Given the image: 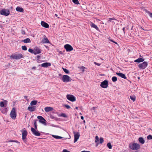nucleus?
Masks as SVG:
<instances>
[{"label":"nucleus","mask_w":152,"mask_h":152,"mask_svg":"<svg viewBox=\"0 0 152 152\" xmlns=\"http://www.w3.org/2000/svg\"><path fill=\"white\" fill-rule=\"evenodd\" d=\"M81 152H90L89 151H81Z\"/></svg>","instance_id":"54"},{"label":"nucleus","mask_w":152,"mask_h":152,"mask_svg":"<svg viewBox=\"0 0 152 152\" xmlns=\"http://www.w3.org/2000/svg\"><path fill=\"white\" fill-rule=\"evenodd\" d=\"M52 136L56 139H58L59 136L58 135H52Z\"/></svg>","instance_id":"43"},{"label":"nucleus","mask_w":152,"mask_h":152,"mask_svg":"<svg viewBox=\"0 0 152 152\" xmlns=\"http://www.w3.org/2000/svg\"><path fill=\"white\" fill-rule=\"evenodd\" d=\"M62 138H63V137H61V136H59L58 139H62Z\"/></svg>","instance_id":"59"},{"label":"nucleus","mask_w":152,"mask_h":152,"mask_svg":"<svg viewBox=\"0 0 152 152\" xmlns=\"http://www.w3.org/2000/svg\"><path fill=\"white\" fill-rule=\"evenodd\" d=\"M138 141L141 144H143L145 142V141L143 138L142 137H140L138 138Z\"/></svg>","instance_id":"23"},{"label":"nucleus","mask_w":152,"mask_h":152,"mask_svg":"<svg viewBox=\"0 0 152 152\" xmlns=\"http://www.w3.org/2000/svg\"><path fill=\"white\" fill-rule=\"evenodd\" d=\"M72 1L75 4L78 5L80 4L78 0H72Z\"/></svg>","instance_id":"30"},{"label":"nucleus","mask_w":152,"mask_h":152,"mask_svg":"<svg viewBox=\"0 0 152 152\" xmlns=\"http://www.w3.org/2000/svg\"><path fill=\"white\" fill-rule=\"evenodd\" d=\"M65 106L67 109H69L70 108V107L69 105H65Z\"/></svg>","instance_id":"44"},{"label":"nucleus","mask_w":152,"mask_h":152,"mask_svg":"<svg viewBox=\"0 0 152 152\" xmlns=\"http://www.w3.org/2000/svg\"><path fill=\"white\" fill-rule=\"evenodd\" d=\"M10 11L8 10L7 9H2L0 13L1 15L5 16H8L10 15Z\"/></svg>","instance_id":"6"},{"label":"nucleus","mask_w":152,"mask_h":152,"mask_svg":"<svg viewBox=\"0 0 152 152\" xmlns=\"http://www.w3.org/2000/svg\"><path fill=\"white\" fill-rule=\"evenodd\" d=\"M37 102V100H33L30 103V105L31 106L35 105L36 104Z\"/></svg>","instance_id":"26"},{"label":"nucleus","mask_w":152,"mask_h":152,"mask_svg":"<svg viewBox=\"0 0 152 152\" xmlns=\"http://www.w3.org/2000/svg\"><path fill=\"white\" fill-rule=\"evenodd\" d=\"M130 99L132 100L133 102L135 100V97L134 96H130Z\"/></svg>","instance_id":"34"},{"label":"nucleus","mask_w":152,"mask_h":152,"mask_svg":"<svg viewBox=\"0 0 152 152\" xmlns=\"http://www.w3.org/2000/svg\"><path fill=\"white\" fill-rule=\"evenodd\" d=\"M34 55H36L41 53V50L38 47H35L34 48Z\"/></svg>","instance_id":"14"},{"label":"nucleus","mask_w":152,"mask_h":152,"mask_svg":"<svg viewBox=\"0 0 152 152\" xmlns=\"http://www.w3.org/2000/svg\"><path fill=\"white\" fill-rule=\"evenodd\" d=\"M148 65L147 62L144 61L142 63L140 64L138 66L140 69H144L147 67Z\"/></svg>","instance_id":"5"},{"label":"nucleus","mask_w":152,"mask_h":152,"mask_svg":"<svg viewBox=\"0 0 152 152\" xmlns=\"http://www.w3.org/2000/svg\"><path fill=\"white\" fill-rule=\"evenodd\" d=\"M40 56L39 55H37V59H39L40 58Z\"/></svg>","instance_id":"50"},{"label":"nucleus","mask_w":152,"mask_h":152,"mask_svg":"<svg viewBox=\"0 0 152 152\" xmlns=\"http://www.w3.org/2000/svg\"><path fill=\"white\" fill-rule=\"evenodd\" d=\"M147 12L149 14V16L150 17L152 18V13L150 12L149 11H148Z\"/></svg>","instance_id":"41"},{"label":"nucleus","mask_w":152,"mask_h":152,"mask_svg":"<svg viewBox=\"0 0 152 152\" xmlns=\"http://www.w3.org/2000/svg\"><path fill=\"white\" fill-rule=\"evenodd\" d=\"M41 24L42 26L45 28H48L49 27L48 24L44 21H42Z\"/></svg>","instance_id":"16"},{"label":"nucleus","mask_w":152,"mask_h":152,"mask_svg":"<svg viewBox=\"0 0 152 152\" xmlns=\"http://www.w3.org/2000/svg\"><path fill=\"white\" fill-rule=\"evenodd\" d=\"M45 48L48 49H49V47L45 45Z\"/></svg>","instance_id":"55"},{"label":"nucleus","mask_w":152,"mask_h":152,"mask_svg":"<svg viewBox=\"0 0 152 152\" xmlns=\"http://www.w3.org/2000/svg\"><path fill=\"white\" fill-rule=\"evenodd\" d=\"M129 148L133 150H136L139 149L140 148V146L139 144L135 143H131L129 144Z\"/></svg>","instance_id":"2"},{"label":"nucleus","mask_w":152,"mask_h":152,"mask_svg":"<svg viewBox=\"0 0 152 152\" xmlns=\"http://www.w3.org/2000/svg\"><path fill=\"white\" fill-rule=\"evenodd\" d=\"M116 74L117 75L123 78L126 79V77L125 75L124 74L117 72L116 73Z\"/></svg>","instance_id":"17"},{"label":"nucleus","mask_w":152,"mask_h":152,"mask_svg":"<svg viewBox=\"0 0 152 152\" xmlns=\"http://www.w3.org/2000/svg\"><path fill=\"white\" fill-rule=\"evenodd\" d=\"M66 98L68 100L72 102H74L76 100L75 97L72 95H67L66 96Z\"/></svg>","instance_id":"10"},{"label":"nucleus","mask_w":152,"mask_h":152,"mask_svg":"<svg viewBox=\"0 0 152 152\" xmlns=\"http://www.w3.org/2000/svg\"><path fill=\"white\" fill-rule=\"evenodd\" d=\"M112 80L113 82H115L117 80V77H116L113 76L112 77Z\"/></svg>","instance_id":"32"},{"label":"nucleus","mask_w":152,"mask_h":152,"mask_svg":"<svg viewBox=\"0 0 152 152\" xmlns=\"http://www.w3.org/2000/svg\"><path fill=\"white\" fill-rule=\"evenodd\" d=\"M24 97L25 98H27V96H24Z\"/></svg>","instance_id":"63"},{"label":"nucleus","mask_w":152,"mask_h":152,"mask_svg":"<svg viewBox=\"0 0 152 152\" xmlns=\"http://www.w3.org/2000/svg\"><path fill=\"white\" fill-rule=\"evenodd\" d=\"M23 55L22 54H14L11 55L10 58L15 59L18 60L23 58Z\"/></svg>","instance_id":"3"},{"label":"nucleus","mask_w":152,"mask_h":152,"mask_svg":"<svg viewBox=\"0 0 152 152\" xmlns=\"http://www.w3.org/2000/svg\"><path fill=\"white\" fill-rule=\"evenodd\" d=\"M21 131L22 133V139L24 140L26 138L28 134L25 128H24Z\"/></svg>","instance_id":"9"},{"label":"nucleus","mask_w":152,"mask_h":152,"mask_svg":"<svg viewBox=\"0 0 152 152\" xmlns=\"http://www.w3.org/2000/svg\"><path fill=\"white\" fill-rule=\"evenodd\" d=\"M115 18H110L109 19V21L110 22H111V20H115Z\"/></svg>","instance_id":"47"},{"label":"nucleus","mask_w":152,"mask_h":152,"mask_svg":"<svg viewBox=\"0 0 152 152\" xmlns=\"http://www.w3.org/2000/svg\"><path fill=\"white\" fill-rule=\"evenodd\" d=\"M123 30V31H124V33H125V31H124V30H125V27H124L122 29Z\"/></svg>","instance_id":"56"},{"label":"nucleus","mask_w":152,"mask_h":152,"mask_svg":"<svg viewBox=\"0 0 152 152\" xmlns=\"http://www.w3.org/2000/svg\"><path fill=\"white\" fill-rule=\"evenodd\" d=\"M140 28L141 29H142V30H143L144 31H147V30L146 29H145L143 28L141 26H140Z\"/></svg>","instance_id":"51"},{"label":"nucleus","mask_w":152,"mask_h":152,"mask_svg":"<svg viewBox=\"0 0 152 152\" xmlns=\"http://www.w3.org/2000/svg\"><path fill=\"white\" fill-rule=\"evenodd\" d=\"M75 109H76V110H78V107H75Z\"/></svg>","instance_id":"61"},{"label":"nucleus","mask_w":152,"mask_h":152,"mask_svg":"<svg viewBox=\"0 0 152 152\" xmlns=\"http://www.w3.org/2000/svg\"><path fill=\"white\" fill-rule=\"evenodd\" d=\"M45 111L47 113L52 110L53 108L52 107H45L44 108Z\"/></svg>","instance_id":"18"},{"label":"nucleus","mask_w":152,"mask_h":152,"mask_svg":"<svg viewBox=\"0 0 152 152\" xmlns=\"http://www.w3.org/2000/svg\"><path fill=\"white\" fill-rule=\"evenodd\" d=\"M23 42L25 43H28L30 42L31 41L29 38H27L23 40Z\"/></svg>","instance_id":"29"},{"label":"nucleus","mask_w":152,"mask_h":152,"mask_svg":"<svg viewBox=\"0 0 152 152\" xmlns=\"http://www.w3.org/2000/svg\"><path fill=\"white\" fill-rule=\"evenodd\" d=\"M147 138L148 140H152V136L149 135L147 136Z\"/></svg>","instance_id":"39"},{"label":"nucleus","mask_w":152,"mask_h":152,"mask_svg":"<svg viewBox=\"0 0 152 152\" xmlns=\"http://www.w3.org/2000/svg\"><path fill=\"white\" fill-rule=\"evenodd\" d=\"M55 15L56 17H57L58 15L57 14H55Z\"/></svg>","instance_id":"64"},{"label":"nucleus","mask_w":152,"mask_h":152,"mask_svg":"<svg viewBox=\"0 0 152 152\" xmlns=\"http://www.w3.org/2000/svg\"><path fill=\"white\" fill-rule=\"evenodd\" d=\"M23 142H25V143H26V140L25 139H24V140H23Z\"/></svg>","instance_id":"58"},{"label":"nucleus","mask_w":152,"mask_h":152,"mask_svg":"<svg viewBox=\"0 0 152 152\" xmlns=\"http://www.w3.org/2000/svg\"><path fill=\"white\" fill-rule=\"evenodd\" d=\"M58 116L59 117H62L64 118L67 117V116L66 115V114L64 113H62L61 114H59L58 115Z\"/></svg>","instance_id":"28"},{"label":"nucleus","mask_w":152,"mask_h":152,"mask_svg":"<svg viewBox=\"0 0 152 152\" xmlns=\"http://www.w3.org/2000/svg\"><path fill=\"white\" fill-rule=\"evenodd\" d=\"M79 68L81 70H82L83 72H84L85 71L84 69L86 68L85 67L83 66H81L79 67Z\"/></svg>","instance_id":"31"},{"label":"nucleus","mask_w":152,"mask_h":152,"mask_svg":"<svg viewBox=\"0 0 152 152\" xmlns=\"http://www.w3.org/2000/svg\"><path fill=\"white\" fill-rule=\"evenodd\" d=\"M51 65L50 63L49 62H45L42 64L41 66L43 67L47 68L48 66H50Z\"/></svg>","instance_id":"15"},{"label":"nucleus","mask_w":152,"mask_h":152,"mask_svg":"<svg viewBox=\"0 0 152 152\" xmlns=\"http://www.w3.org/2000/svg\"><path fill=\"white\" fill-rule=\"evenodd\" d=\"M11 142H16L18 143H20V142L16 140H11Z\"/></svg>","instance_id":"46"},{"label":"nucleus","mask_w":152,"mask_h":152,"mask_svg":"<svg viewBox=\"0 0 152 152\" xmlns=\"http://www.w3.org/2000/svg\"><path fill=\"white\" fill-rule=\"evenodd\" d=\"M108 85V81L107 80H105L101 82L100 86L102 88H105L107 87Z\"/></svg>","instance_id":"8"},{"label":"nucleus","mask_w":152,"mask_h":152,"mask_svg":"<svg viewBox=\"0 0 152 152\" xmlns=\"http://www.w3.org/2000/svg\"><path fill=\"white\" fill-rule=\"evenodd\" d=\"M16 10L18 12H23L24 11L23 9L19 7H17L16 8Z\"/></svg>","instance_id":"22"},{"label":"nucleus","mask_w":152,"mask_h":152,"mask_svg":"<svg viewBox=\"0 0 152 152\" xmlns=\"http://www.w3.org/2000/svg\"><path fill=\"white\" fill-rule=\"evenodd\" d=\"M42 42L44 43H49L50 42L48 39L45 36V37L42 40Z\"/></svg>","instance_id":"21"},{"label":"nucleus","mask_w":152,"mask_h":152,"mask_svg":"<svg viewBox=\"0 0 152 152\" xmlns=\"http://www.w3.org/2000/svg\"><path fill=\"white\" fill-rule=\"evenodd\" d=\"M28 51L30 52L31 53H34V50H32V49H31V48H29L28 50Z\"/></svg>","instance_id":"38"},{"label":"nucleus","mask_w":152,"mask_h":152,"mask_svg":"<svg viewBox=\"0 0 152 152\" xmlns=\"http://www.w3.org/2000/svg\"><path fill=\"white\" fill-rule=\"evenodd\" d=\"M37 120H35L34 121V127L35 128H31V131L32 134L35 136H39L41 134L39 132L37 131Z\"/></svg>","instance_id":"1"},{"label":"nucleus","mask_w":152,"mask_h":152,"mask_svg":"<svg viewBox=\"0 0 152 152\" xmlns=\"http://www.w3.org/2000/svg\"><path fill=\"white\" fill-rule=\"evenodd\" d=\"M32 69L35 70L36 69V67L35 66L33 67L32 68Z\"/></svg>","instance_id":"53"},{"label":"nucleus","mask_w":152,"mask_h":152,"mask_svg":"<svg viewBox=\"0 0 152 152\" xmlns=\"http://www.w3.org/2000/svg\"><path fill=\"white\" fill-rule=\"evenodd\" d=\"M64 71L66 74H68L69 73V71L68 70L66 69L63 68Z\"/></svg>","instance_id":"35"},{"label":"nucleus","mask_w":152,"mask_h":152,"mask_svg":"<svg viewBox=\"0 0 152 152\" xmlns=\"http://www.w3.org/2000/svg\"><path fill=\"white\" fill-rule=\"evenodd\" d=\"M50 118L52 119H54L56 120L57 118L55 116H53L52 115H50Z\"/></svg>","instance_id":"42"},{"label":"nucleus","mask_w":152,"mask_h":152,"mask_svg":"<svg viewBox=\"0 0 152 152\" xmlns=\"http://www.w3.org/2000/svg\"><path fill=\"white\" fill-rule=\"evenodd\" d=\"M7 101L6 100H4V102H0V106L3 107L4 106V103H6Z\"/></svg>","instance_id":"25"},{"label":"nucleus","mask_w":152,"mask_h":152,"mask_svg":"<svg viewBox=\"0 0 152 152\" xmlns=\"http://www.w3.org/2000/svg\"><path fill=\"white\" fill-rule=\"evenodd\" d=\"M144 61V59L141 58H139L136 60L134 61L135 62L140 63L143 62Z\"/></svg>","instance_id":"20"},{"label":"nucleus","mask_w":152,"mask_h":152,"mask_svg":"<svg viewBox=\"0 0 152 152\" xmlns=\"http://www.w3.org/2000/svg\"><path fill=\"white\" fill-rule=\"evenodd\" d=\"M90 25L92 27L95 28L96 30H99V28L97 26L93 23H91Z\"/></svg>","instance_id":"24"},{"label":"nucleus","mask_w":152,"mask_h":152,"mask_svg":"<svg viewBox=\"0 0 152 152\" xmlns=\"http://www.w3.org/2000/svg\"><path fill=\"white\" fill-rule=\"evenodd\" d=\"M94 64L96 65H97V66H99L100 65V64L99 63H97L96 62H94Z\"/></svg>","instance_id":"48"},{"label":"nucleus","mask_w":152,"mask_h":152,"mask_svg":"<svg viewBox=\"0 0 152 152\" xmlns=\"http://www.w3.org/2000/svg\"><path fill=\"white\" fill-rule=\"evenodd\" d=\"M61 76H62V75L61 74H59V77H61Z\"/></svg>","instance_id":"60"},{"label":"nucleus","mask_w":152,"mask_h":152,"mask_svg":"<svg viewBox=\"0 0 152 152\" xmlns=\"http://www.w3.org/2000/svg\"><path fill=\"white\" fill-rule=\"evenodd\" d=\"M64 48L67 52H69L73 50L72 47L69 44H66L64 46Z\"/></svg>","instance_id":"11"},{"label":"nucleus","mask_w":152,"mask_h":152,"mask_svg":"<svg viewBox=\"0 0 152 152\" xmlns=\"http://www.w3.org/2000/svg\"><path fill=\"white\" fill-rule=\"evenodd\" d=\"M62 152H70L69 151H67V150L64 149L63 151Z\"/></svg>","instance_id":"49"},{"label":"nucleus","mask_w":152,"mask_h":152,"mask_svg":"<svg viewBox=\"0 0 152 152\" xmlns=\"http://www.w3.org/2000/svg\"><path fill=\"white\" fill-rule=\"evenodd\" d=\"M37 118L39 120V122H40L44 124L45 125H46V124L45 122L46 120L43 117L41 116H38L37 117Z\"/></svg>","instance_id":"12"},{"label":"nucleus","mask_w":152,"mask_h":152,"mask_svg":"<svg viewBox=\"0 0 152 152\" xmlns=\"http://www.w3.org/2000/svg\"><path fill=\"white\" fill-rule=\"evenodd\" d=\"M62 80L64 82H68L71 81V78L68 75H64L63 76Z\"/></svg>","instance_id":"7"},{"label":"nucleus","mask_w":152,"mask_h":152,"mask_svg":"<svg viewBox=\"0 0 152 152\" xmlns=\"http://www.w3.org/2000/svg\"><path fill=\"white\" fill-rule=\"evenodd\" d=\"M104 142V139L102 137H100L99 138V142L101 144Z\"/></svg>","instance_id":"37"},{"label":"nucleus","mask_w":152,"mask_h":152,"mask_svg":"<svg viewBox=\"0 0 152 152\" xmlns=\"http://www.w3.org/2000/svg\"><path fill=\"white\" fill-rule=\"evenodd\" d=\"M53 126L55 127H57L58 126Z\"/></svg>","instance_id":"62"},{"label":"nucleus","mask_w":152,"mask_h":152,"mask_svg":"<svg viewBox=\"0 0 152 152\" xmlns=\"http://www.w3.org/2000/svg\"><path fill=\"white\" fill-rule=\"evenodd\" d=\"M80 118H81V119L82 120H83L84 119V117L83 116H81Z\"/></svg>","instance_id":"57"},{"label":"nucleus","mask_w":152,"mask_h":152,"mask_svg":"<svg viewBox=\"0 0 152 152\" xmlns=\"http://www.w3.org/2000/svg\"><path fill=\"white\" fill-rule=\"evenodd\" d=\"M99 137H98V136H97L95 137V142L96 143H97V142H98L99 141Z\"/></svg>","instance_id":"40"},{"label":"nucleus","mask_w":152,"mask_h":152,"mask_svg":"<svg viewBox=\"0 0 152 152\" xmlns=\"http://www.w3.org/2000/svg\"><path fill=\"white\" fill-rule=\"evenodd\" d=\"M22 33L23 34H25L26 33H25V31H22Z\"/></svg>","instance_id":"52"},{"label":"nucleus","mask_w":152,"mask_h":152,"mask_svg":"<svg viewBox=\"0 0 152 152\" xmlns=\"http://www.w3.org/2000/svg\"><path fill=\"white\" fill-rule=\"evenodd\" d=\"M10 115V117L12 119H15L16 118V108L15 107H13L12 108L11 111Z\"/></svg>","instance_id":"4"},{"label":"nucleus","mask_w":152,"mask_h":152,"mask_svg":"<svg viewBox=\"0 0 152 152\" xmlns=\"http://www.w3.org/2000/svg\"><path fill=\"white\" fill-rule=\"evenodd\" d=\"M1 112L5 114H7V109L6 108H2L1 110Z\"/></svg>","instance_id":"27"},{"label":"nucleus","mask_w":152,"mask_h":152,"mask_svg":"<svg viewBox=\"0 0 152 152\" xmlns=\"http://www.w3.org/2000/svg\"><path fill=\"white\" fill-rule=\"evenodd\" d=\"M73 133L74 134V142L75 143L77 141V140L79 138L80 136V134L79 132L76 133L75 132H74Z\"/></svg>","instance_id":"13"},{"label":"nucleus","mask_w":152,"mask_h":152,"mask_svg":"<svg viewBox=\"0 0 152 152\" xmlns=\"http://www.w3.org/2000/svg\"><path fill=\"white\" fill-rule=\"evenodd\" d=\"M110 41L111 42H113L114 43L116 44L117 45H118V43L116 42H115L113 40L110 39Z\"/></svg>","instance_id":"45"},{"label":"nucleus","mask_w":152,"mask_h":152,"mask_svg":"<svg viewBox=\"0 0 152 152\" xmlns=\"http://www.w3.org/2000/svg\"><path fill=\"white\" fill-rule=\"evenodd\" d=\"M36 108V106H29L28 107V110L30 112H33L35 110Z\"/></svg>","instance_id":"19"},{"label":"nucleus","mask_w":152,"mask_h":152,"mask_svg":"<svg viewBox=\"0 0 152 152\" xmlns=\"http://www.w3.org/2000/svg\"><path fill=\"white\" fill-rule=\"evenodd\" d=\"M107 146L110 149H111L112 148V146L111 145V143L110 142H109L107 144Z\"/></svg>","instance_id":"33"},{"label":"nucleus","mask_w":152,"mask_h":152,"mask_svg":"<svg viewBox=\"0 0 152 152\" xmlns=\"http://www.w3.org/2000/svg\"><path fill=\"white\" fill-rule=\"evenodd\" d=\"M22 49L23 50H27V48L25 46H22Z\"/></svg>","instance_id":"36"}]
</instances>
